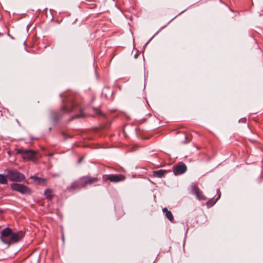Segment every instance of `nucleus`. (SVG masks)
<instances>
[{"instance_id": "obj_17", "label": "nucleus", "mask_w": 263, "mask_h": 263, "mask_svg": "<svg viewBox=\"0 0 263 263\" xmlns=\"http://www.w3.org/2000/svg\"><path fill=\"white\" fill-rule=\"evenodd\" d=\"M220 195H218L217 198L215 200V201H214V202H213L212 201H208L206 202L207 206L208 208H209V207H211L212 206H213L216 202V201L220 198Z\"/></svg>"}, {"instance_id": "obj_9", "label": "nucleus", "mask_w": 263, "mask_h": 263, "mask_svg": "<svg viewBox=\"0 0 263 263\" xmlns=\"http://www.w3.org/2000/svg\"><path fill=\"white\" fill-rule=\"evenodd\" d=\"M105 179L112 182H118L124 180L125 178L122 175H106Z\"/></svg>"}, {"instance_id": "obj_13", "label": "nucleus", "mask_w": 263, "mask_h": 263, "mask_svg": "<svg viewBox=\"0 0 263 263\" xmlns=\"http://www.w3.org/2000/svg\"><path fill=\"white\" fill-rule=\"evenodd\" d=\"M163 212L165 214V216L168 218L169 220L172 221L174 219V216L170 211H168L166 208H164L163 209Z\"/></svg>"}, {"instance_id": "obj_19", "label": "nucleus", "mask_w": 263, "mask_h": 263, "mask_svg": "<svg viewBox=\"0 0 263 263\" xmlns=\"http://www.w3.org/2000/svg\"><path fill=\"white\" fill-rule=\"evenodd\" d=\"M246 118H241L239 120V122H246Z\"/></svg>"}, {"instance_id": "obj_10", "label": "nucleus", "mask_w": 263, "mask_h": 263, "mask_svg": "<svg viewBox=\"0 0 263 263\" xmlns=\"http://www.w3.org/2000/svg\"><path fill=\"white\" fill-rule=\"evenodd\" d=\"M12 243H14L20 241L24 236V233L22 231L13 232L12 231Z\"/></svg>"}, {"instance_id": "obj_14", "label": "nucleus", "mask_w": 263, "mask_h": 263, "mask_svg": "<svg viewBox=\"0 0 263 263\" xmlns=\"http://www.w3.org/2000/svg\"><path fill=\"white\" fill-rule=\"evenodd\" d=\"M44 195L47 198L52 199L53 198V191L50 189H46L44 191Z\"/></svg>"}, {"instance_id": "obj_5", "label": "nucleus", "mask_w": 263, "mask_h": 263, "mask_svg": "<svg viewBox=\"0 0 263 263\" xmlns=\"http://www.w3.org/2000/svg\"><path fill=\"white\" fill-rule=\"evenodd\" d=\"M17 153L22 154L24 159L31 160H33L36 155V152L34 151L23 148L18 149Z\"/></svg>"}, {"instance_id": "obj_7", "label": "nucleus", "mask_w": 263, "mask_h": 263, "mask_svg": "<svg viewBox=\"0 0 263 263\" xmlns=\"http://www.w3.org/2000/svg\"><path fill=\"white\" fill-rule=\"evenodd\" d=\"M187 170L186 166L184 163H180L173 166V172L175 175L184 173Z\"/></svg>"}, {"instance_id": "obj_2", "label": "nucleus", "mask_w": 263, "mask_h": 263, "mask_svg": "<svg viewBox=\"0 0 263 263\" xmlns=\"http://www.w3.org/2000/svg\"><path fill=\"white\" fill-rule=\"evenodd\" d=\"M6 172H7V176L11 181L22 182L25 180V175L16 170L9 169L6 170Z\"/></svg>"}, {"instance_id": "obj_12", "label": "nucleus", "mask_w": 263, "mask_h": 263, "mask_svg": "<svg viewBox=\"0 0 263 263\" xmlns=\"http://www.w3.org/2000/svg\"><path fill=\"white\" fill-rule=\"evenodd\" d=\"M168 172L167 170H159L158 171H154L153 175L155 177L161 178L164 176V175Z\"/></svg>"}, {"instance_id": "obj_11", "label": "nucleus", "mask_w": 263, "mask_h": 263, "mask_svg": "<svg viewBox=\"0 0 263 263\" xmlns=\"http://www.w3.org/2000/svg\"><path fill=\"white\" fill-rule=\"evenodd\" d=\"M82 187L81 185V182L80 181V179L79 180L74 181L72 182L69 186L67 187V190L69 191H71L74 190H79Z\"/></svg>"}, {"instance_id": "obj_20", "label": "nucleus", "mask_w": 263, "mask_h": 263, "mask_svg": "<svg viewBox=\"0 0 263 263\" xmlns=\"http://www.w3.org/2000/svg\"><path fill=\"white\" fill-rule=\"evenodd\" d=\"M82 159H83V158H80L79 162L80 163L81 162V161L82 160Z\"/></svg>"}, {"instance_id": "obj_8", "label": "nucleus", "mask_w": 263, "mask_h": 263, "mask_svg": "<svg viewBox=\"0 0 263 263\" xmlns=\"http://www.w3.org/2000/svg\"><path fill=\"white\" fill-rule=\"evenodd\" d=\"M192 193L195 195L199 200H205L206 198L202 194L199 189L195 184L192 185Z\"/></svg>"}, {"instance_id": "obj_16", "label": "nucleus", "mask_w": 263, "mask_h": 263, "mask_svg": "<svg viewBox=\"0 0 263 263\" xmlns=\"http://www.w3.org/2000/svg\"><path fill=\"white\" fill-rule=\"evenodd\" d=\"M34 181H37L39 183H45L47 182V179L45 178H40L35 176H32L31 177Z\"/></svg>"}, {"instance_id": "obj_15", "label": "nucleus", "mask_w": 263, "mask_h": 263, "mask_svg": "<svg viewBox=\"0 0 263 263\" xmlns=\"http://www.w3.org/2000/svg\"><path fill=\"white\" fill-rule=\"evenodd\" d=\"M8 177L7 176V174L5 175L4 174H0V184H6L8 183Z\"/></svg>"}, {"instance_id": "obj_3", "label": "nucleus", "mask_w": 263, "mask_h": 263, "mask_svg": "<svg viewBox=\"0 0 263 263\" xmlns=\"http://www.w3.org/2000/svg\"><path fill=\"white\" fill-rule=\"evenodd\" d=\"M12 235V230L8 227L1 232L0 239L4 243L10 246L13 243L11 240Z\"/></svg>"}, {"instance_id": "obj_4", "label": "nucleus", "mask_w": 263, "mask_h": 263, "mask_svg": "<svg viewBox=\"0 0 263 263\" xmlns=\"http://www.w3.org/2000/svg\"><path fill=\"white\" fill-rule=\"evenodd\" d=\"M10 186L13 191L19 192L22 194L30 195L31 194V189L25 185L20 183H14L11 184Z\"/></svg>"}, {"instance_id": "obj_18", "label": "nucleus", "mask_w": 263, "mask_h": 263, "mask_svg": "<svg viewBox=\"0 0 263 263\" xmlns=\"http://www.w3.org/2000/svg\"><path fill=\"white\" fill-rule=\"evenodd\" d=\"M97 114H98L99 115H102L103 116H105V115H104L103 113H102L101 111H97Z\"/></svg>"}, {"instance_id": "obj_1", "label": "nucleus", "mask_w": 263, "mask_h": 263, "mask_svg": "<svg viewBox=\"0 0 263 263\" xmlns=\"http://www.w3.org/2000/svg\"><path fill=\"white\" fill-rule=\"evenodd\" d=\"M62 99L63 105L59 112L52 111L51 117L54 121H58L64 114L73 113L74 116L72 119L79 118L84 117V112L82 108L75 101L74 97L72 93L69 92L65 94H61Z\"/></svg>"}, {"instance_id": "obj_6", "label": "nucleus", "mask_w": 263, "mask_h": 263, "mask_svg": "<svg viewBox=\"0 0 263 263\" xmlns=\"http://www.w3.org/2000/svg\"><path fill=\"white\" fill-rule=\"evenodd\" d=\"M80 179L83 187H85L87 185H90L95 183L97 182L98 180L97 177H92L88 176L82 177Z\"/></svg>"}]
</instances>
